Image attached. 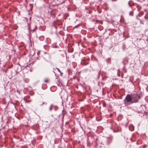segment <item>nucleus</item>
I'll return each mask as SVG.
<instances>
[{
  "mask_svg": "<svg viewBox=\"0 0 148 148\" xmlns=\"http://www.w3.org/2000/svg\"><path fill=\"white\" fill-rule=\"evenodd\" d=\"M137 8H138V11H140L139 10V8H141L140 7H139V6H137Z\"/></svg>",
  "mask_w": 148,
  "mask_h": 148,
  "instance_id": "nucleus-15",
  "label": "nucleus"
},
{
  "mask_svg": "<svg viewBox=\"0 0 148 148\" xmlns=\"http://www.w3.org/2000/svg\"><path fill=\"white\" fill-rule=\"evenodd\" d=\"M60 73L61 75H62L63 74V73H62V72L61 71V72H60Z\"/></svg>",
  "mask_w": 148,
  "mask_h": 148,
  "instance_id": "nucleus-18",
  "label": "nucleus"
},
{
  "mask_svg": "<svg viewBox=\"0 0 148 148\" xmlns=\"http://www.w3.org/2000/svg\"><path fill=\"white\" fill-rule=\"evenodd\" d=\"M52 107H53V105H51L49 108V110L51 111L52 110Z\"/></svg>",
  "mask_w": 148,
  "mask_h": 148,
  "instance_id": "nucleus-9",
  "label": "nucleus"
},
{
  "mask_svg": "<svg viewBox=\"0 0 148 148\" xmlns=\"http://www.w3.org/2000/svg\"><path fill=\"white\" fill-rule=\"evenodd\" d=\"M54 11V10L50 8H48L47 10L46 11L45 16L48 18H50L51 17L52 18H55L56 14Z\"/></svg>",
  "mask_w": 148,
  "mask_h": 148,
  "instance_id": "nucleus-2",
  "label": "nucleus"
},
{
  "mask_svg": "<svg viewBox=\"0 0 148 148\" xmlns=\"http://www.w3.org/2000/svg\"><path fill=\"white\" fill-rule=\"evenodd\" d=\"M124 34H125V33H124V32H123V35H124Z\"/></svg>",
  "mask_w": 148,
  "mask_h": 148,
  "instance_id": "nucleus-24",
  "label": "nucleus"
},
{
  "mask_svg": "<svg viewBox=\"0 0 148 148\" xmlns=\"http://www.w3.org/2000/svg\"><path fill=\"white\" fill-rule=\"evenodd\" d=\"M18 71V69H17L16 71Z\"/></svg>",
  "mask_w": 148,
  "mask_h": 148,
  "instance_id": "nucleus-23",
  "label": "nucleus"
},
{
  "mask_svg": "<svg viewBox=\"0 0 148 148\" xmlns=\"http://www.w3.org/2000/svg\"><path fill=\"white\" fill-rule=\"evenodd\" d=\"M142 96L143 93L141 92L131 95L127 94L123 100L124 104L125 106H128L131 104L137 103Z\"/></svg>",
  "mask_w": 148,
  "mask_h": 148,
  "instance_id": "nucleus-1",
  "label": "nucleus"
},
{
  "mask_svg": "<svg viewBox=\"0 0 148 148\" xmlns=\"http://www.w3.org/2000/svg\"><path fill=\"white\" fill-rule=\"evenodd\" d=\"M79 24L77 25V26H75L74 27V28H76V27H79Z\"/></svg>",
  "mask_w": 148,
  "mask_h": 148,
  "instance_id": "nucleus-13",
  "label": "nucleus"
},
{
  "mask_svg": "<svg viewBox=\"0 0 148 148\" xmlns=\"http://www.w3.org/2000/svg\"><path fill=\"white\" fill-rule=\"evenodd\" d=\"M37 27L36 26H35V28L34 29H32V32H34L35 31V30L37 29Z\"/></svg>",
  "mask_w": 148,
  "mask_h": 148,
  "instance_id": "nucleus-10",
  "label": "nucleus"
},
{
  "mask_svg": "<svg viewBox=\"0 0 148 148\" xmlns=\"http://www.w3.org/2000/svg\"><path fill=\"white\" fill-rule=\"evenodd\" d=\"M123 49H125V45H123Z\"/></svg>",
  "mask_w": 148,
  "mask_h": 148,
  "instance_id": "nucleus-16",
  "label": "nucleus"
},
{
  "mask_svg": "<svg viewBox=\"0 0 148 148\" xmlns=\"http://www.w3.org/2000/svg\"><path fill=\"white\" fill-rule=\"evenodd\" d=\"M117 74H118V72Z\"/></svg>",
  "mask_w": 148,
  "mask_h": 148,
  "instance_id": "nucleus-25",
  "label": "nucleus"
},
{
  "mask_svg": "<svg viewBox=\"0 0 148 148\" xmlns=\"http://www.w3.org/2000/svg\"><path fill=\"white\" fill-rule=\"evenodd\" d=\"M144 108V109L145 110L146 108H145V105H143V106L142 105H141V106L140 107V109H141L142 108Z\"/></svg>",
  "mask_w": 148,
  "mask_h": 148,
  "instance_id": "nucleus-6",
  "label": "nucleus"
},
{
  "mask_svg": "<svg viewBox=\"0 0 148 148\" xmlns=\"http://www.w3.org/2000/svg\"><path fill=\"white\" fill-rule=\"evenodd\" d=\"M44 104H45V105H47V103L46 102H43L42 103H41L40 104V106H42Z\"/></svg>",
  "mask_w": 148,
  "mask_h": 148,
  "instance_id": "nucleus-7",
  "label": "nucleus"
},
{
  "mask_svg": "<svg viewBox=\"0 0 148 148\" xmlns=\"http://www.w3.org/2000/svg\"><path fill=\"white\" fill-rule=\"evenodd\" d=\"M128 4L130 7H131L132 5H134V3L132 1H130L128 3Z\"/></svg>",
  "mask_w": 148,
  "mask_h": 148,
  "instance_id": "nucleus-4",
  "label": "nucleus"
},
{
  "mask_svg": "<svg viewBox=\"0 0 148 148\" xmlns=\"http://www.w3.org/2000/svg\"><path fill=\"white\" fill-rule=\"evenodd\" d=\"M138 19L140 21V22L142 24H144V21L141 20H140V18H138Z\"/></svg>",
  "mask_w": 148,
  "mask_h": 148,
  "instance_id": "nucleus-8",
  "label": "nucleus"
},
{
  "mask_svg": "<svg viewBox=\"0 0 148 148\" xmlns=\"http://www.w3.org/2000/svg\"><path fill=\"white\" fill-rule=\"evenodd\" d=\"M144 18H145V19H148V18H146V17L145 16L144 17Z\"/></svg>",
  "mask_w": 148,
  "mask_h": 148,
  "instance_id": "nucleus-20",
  "label": "nucleus"
},
{
  "mask_svg": "<svg viewBox=\"0 0 148 148\" xmlns=\"http://www.w3.org/2000/svg\"><path fill=\"white\" fill-rule=\"evenodd\" d=\"M56 69L59 72H61V71L59 69L56 68Z\"/></svg>",
  "mask_w": 148,
  "mask_h": 148,
  "instance_id": "nucleus-14",
  "label": "nucleus"
},
{
  "mask_svg": "<svg viewBox=\"0 0 148 148\" xmlns=\"http://www.w3.org/2000/svg\"><path fill=\"white\" fill-rule=\"evenodd\" d=\"M52 47L54 48H57L58 46L56 45V44H53L52 45Z\"/></svg>",
  "mask_w": 148,
  "mask_h": 148,
  "instance_id": "nucleus-5",
  "label": "nucleus"
},
{
  "mask_svg": "<svg viewBox=\"0 0 148 148\" xmlns=\"http://www.w3.org/2000/svg\"><path fill=\"white\" fill-rule=\"evenodd\" d=\"M77 80L78 81V82H79V80L77 78Z\"/></svg>",
  "mask_w": 148,
  "mask_h": 148,
  "instance_id": "nucleus-22",
  "label": "nucleus"
},
{
  "mask_svg": "<svg viewBox=\"0 0 148 148\" xmlns=\"http://www.w3.org/2000/svg\"><path fill=\"white\" fill-rule=\"evenodd\" d=\"M49 81V80H48L47 79H45V83H46L48 82Z\"/></svg>",
  "mask_w": 148,
  "mask_h": 148,
  "instance_id": "nucleus-11",
  "label": "nucleus"
},
{
  "mask_svg": "<svg viewBox=\"0 0 148 148\" xmlns=\"http://www.w3.org/2000/svg\"><path fill=\"white\" fill-rule=\"evenodd\" d=\"M89 14H91V12L90 11H89Z\"/></svg>",
  "mask_w": 148,
  "mask_h": 148,
  "instance_id": "nucleus-21",
  "label": "nucleus"
},
{
  "mask_svg": "<svg viewBox=\"0 0 148 148\" xmlns=\"http://www.w3.org/2000/svg\"><path fill=\"white\" fill-rule=\"evenodd\" d=\"M138 1H139L140 2H143L145 1V0H137Z\"/></svg>",
  "mask_w": 148,
  "mask_h": 148,
  "instance_id": "nucleus-12",
  "label": "nucleus"
},
{
  "mask_svg": "<svg viewBox=\"0 0 148 148\" xmlns=\"http://www.w3.org/2000/svg\"><path fill=\"white\" fill-rule=\"evenodd\" d=\"M81 63L83 65H86L88 64V62L85 60H83L82 61Z\"/></svg>",
  "mask_w": 148,
  "mask_h": 148,
  "instance_id": "nucleus-3",
  "label": "nucleus"
},
{
  "mask_svg": "<svg viewBox=\"0 0 148 148\" xmlns=\"http://www.w3.org/2000/svg\"><path fill=\"white\" fill-rule=\"evenodd\" d=\"M98 21V20H97V21Z\"/></svg>",
  "mask_w": 148,
  "mask_h": 148,
  "instance_id": "nucleus-26",
  "label": "nucleus"
},
{
  "mask_svg": "<svg viewBox=\"0 0 148 148\" xmlns=\"http://www.w3.org/2000/svg\"><path fill=\"white\" fill-rule=\"evenodd\" d=\"M100 22L101 23V24H103V21H100Z\"/></svg>",
  "mask_w": 148,
  "mask_h": 148,
  "instance_id": "nucleus-19",
  "label": "nucleus"
},
{
  "mask_svg": "<svg viewBox=\"0 0 148 148\" xmlns=\"http://www.w3.org/2000/svg\"><path fill=\"white\" fill-rule=\"evenodd\" d=\"M111 0L112 1H117V0Z\"/></svg>",
  "mask_w": 148,
  "mask_h": 148,
  "instance_id": "nucleus-17",
  "label": "nucleus"
}]
</instances>
